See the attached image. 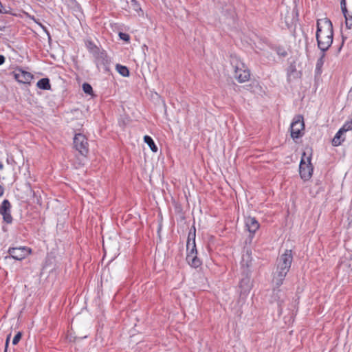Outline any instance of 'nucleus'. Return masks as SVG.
I'll list each match as a JSON object with an SVG mask.
<instances>
[{
    "mask_svg": "<svg viewBox=\"0 0 352 352\" xmlns=\"http://www.w3.org/2000/svg\"><path fill=\"white\" fill-rule=\"evenodd\" d=\"M316 31V40L318 47L322 52L327 51L333 43V25L331 21L327 19H318Z\"/></svg>",
    "mask_w": 352,
    "mask_h": 352,
    "instance_id": "1",
    "label": "nucleus"
},
{
    "mask_svg": "<svg viewBox=\"0 0 352 352\" xmlns=\"http://www.w3.org/2000/svg\"><path fill=\"white\" fill-rule=\"evenodd\" d=\"M293 261L292 250H286L276 261V268L273 274V283L279 287L289 271Z\"/></svg>",
    "mask_w": 352,
    "mask_h": 352,
    "instance_id": "2",
    "label": "nucleus"
},
{
    "mask_svg": "<svg viewBox=\"0 0 352 352\" xmlns=\"http://www.w3.org/2000/svg\"><path fill=\"white\" fill-rule=\"evenodd\" d=\"M186 261L188 263L195 268L199 267L201 265V261L197 256V251L195 245V229H194L193 233L190 232L188 234L186 243Z\"/></svg>",
    "mask_w": 352,
    "mask_h": 352,
    "instance_id": "3",
    "label": "nucleus"
},
{
    "mask_svg": "<svg viewBox=\"0 0 352 352\" xmlns=\"http://www.w3.org/2000/svg\"><path fill=\"white\" fill-rule=\"evenodd\" d=\"M230 61L234 69V78L239 82L242 83L249 80L250 72L246 65L236 56H232Z\"/></svg>",
    "mask_w": 352,
    "mask_h": 352,
    "instance_id": "4",
    "label": "nucleus"
},
{
    "mask_svg": "<svg viewBox=\"0 0 352 352\" xmlns=\"http://www.w3.org/2000/svg\"><path fill=\"white\" fill-rule=\"evenodd\" d=\"M311 157L307 155L305 152L302 153L299 165V172L301 178L305 180H309L313 173V166L311 163Z\"/></svg>",
    "mask_w": 352,
    "mask_h": 352,
    "instance_id": "5",
    "label": "nucleus"
},
{
    "mask_svg": "<svg viewBox=\"0 0 352 352\" xmlns=\"http://www.w3.org/2000/svg\"><path fill=\"white\" fill-rule=\"evenodd\" d=\"M305 124L303 117L300 115L295 116L290 126L291 136L293 139H297L303 134Z\"/></svg>",
    "mask_w": 352,
    "mask_h": 352,
    "instance_id": "6",
    "label": "nucleus"
},
{
    "mask_svg": "<svg viewBox=\"0 0 352 352\" xmlns=\"http://www.w3.org/2000/svg\"><path fill=\"white\" fill-rule=\"evenodd\" d=\"M75 148L83 156L89 153V143L86 136L82 133H76L74 138Z\"/></svg>",
    "mask_w": 352,
    "mask_h": 352,
    "instance_id": "7",
    "label": "nucleus"
},
{
    "mask_svg": "<svg viewBox=\"0 0 352 352\" xmlns=\"http://www.w3.org/2000/svg\"><path fill=\"white\" fill-rule=\"evenodd\" d=\"M276 287V289L274 288L273 289L270 302L271 304H276L278 314H281L283 311V304L286 299V294L283 290L279 289L277 286Z\"/></svg>",
    "mask_w": 352,
    "mask_h": 352,
    "instance_id": "8",
    "label": "nucleus"
},
{
    "mask_svg": "<svg viewBox=\"0 0 352 352\" xmlns=\"http://www.w3.org/2000/svg\"><path fill=\"white\" fill-rule=\"evenodd\" d=\"M8 253L10 254V257L15 260L21 261L30 254L31 250L25 247L10 248Z\"/></svg>",
    "mask_w": 352,
    "mask_h": 352,
    "instance_id": "9",
    "label": "nucleus"
},
{
    "mask_svg": "<svg viewBox=\"0 0 352 352\" xmlns=\"http://www.w3.org/2000/svg\"><path fill=\"white\" fill-rule=\"evenodd\" d=\"M14 78L19 82L26 84L30 82L33 76L30 72L18 69L14 72Z\"/></svg>",
    "mask_w": 352,
    "mask_h": 352,
    "instance_id": "10",
    "label": "nucleus"
},
{
    "mask_svg": "<svg viewBox=\"0 0 352 352\" xmlns=\"http://www.w3.org/2000/svg\"><path fill=\"white\" fill-rule=\"evenodd\" d=\"M245 227L247 228V230L252 235H254V233L256 232V230H258V229L260 227L259 223L254 217H246L245 220Z\"/></svg>",
    "mask_w": 352,
    "mask_h": 352,
    "instance_id": "11",
    "label": "nucleus"
},
{
    "mask_svg": "<svg viewBox=\"0 0 352 352\" xmlns=\"http://www.w3.org/2000/svg\"><path fill=\"white\" fill-rule=\"evenodd\" d=\"M241 295H247L252 289L250 277L246 275L239 283Z\"/></svg>",
    "mask_w": 352,
    "mask_h": 352,
    "instance_id": "12",
    "label": "nucleus"
},
{
    "mask_svg": "<svg viewBox=\"0 0 352 352\" xmlns=\"http://www.w3.org/2000/svg\"><path fill=\"white\" fill-rule=\"evenodd\" d=\"M252 264V253L250 250H246L242 255L241 265L243 268H245L249 271L250 267Z\"/></svg>",
    "mask_w": 352,
    "mask_h": 352,
    "instance_id": "13",
    "label": "nucleus"
},
{
    "mask_svg": "<svg viewBox=\"0 0 352 352\" xmlns=\"http://www.w3.org/2000/svg\"><path fill=\"white\" fill-rule=\"evenodd\" d=\"M37 87L39 89L43 90H50L51 89V85L50 83V80L47 78H43L39 80L36 84Z\"/></svg>",
    "mask_w": 352,
    "mask_h": 352,
    "instance_id": "14",
    "label": "nucleus"
},
{
    "mask_svg": "<svg viewBox=\"0 0 352 352\" xmlns=\"http://www.w3.org/2000/svg\"><path fill=\"white\" fill-rule=\"evenodd\" d=\"M342 131L339 130L336 135L334 136L333 140H332V144L334 146H340L342 142L344 141V138H342V135H343Z\"/></svg>",
    "mask_w": 352,
    "mask_h": 352,
    "instance_id": "15",
    "label": "nucleus"
},
{
    "mask_svg": "<svg viewBox=\"0 0 352 352\" xmlns=\"http://www.w3.org/2000/svg\"><path fill=\"white\" fill-rule=\"evenodd\" d=\"M144 140L148 144V146L150 147L151 150L153 152H157V147L155 144L154 141L153 140V139L150 136L145 135L144 137Z\"/></svg>",
    "mask_w": 352,
    "mask_h": 352,
    "instance_id": "16",
    "label": "nucleus"
},
{
    "mask_svg": "<svg viewBox=\"0 0 352 352\" xmlns=\"http://www.w3.org/2000/svg\"><path fill=\"white\" fill-rule=\"evenodd\" d=\"M340 266L343 269H348V272L352 275V258L342 261Z\"/></svg>",
    "mask_w": 352,
    "mask_h": 352,
    "instance_id": "17",
    "label": "nucleus"
},
{
    "mask_svg": "<svg viewBox=\"0 0 352 352\" xmlns=\"http://www.w3.org/2000/svg\"><path fill=\"white\" fill-rule=\"evenodd\" d=\"M96 59L98 64L104 65L107 62V55L104 52H98L96 55Z\"/></svg>",
    "mask_w": 352,
    "mask_h": 352,
    "instance_id": "18",
    "label": "nucleus"
},
{
    "mask_svg": "<svg viewBox=\"0 0 352 352\" xmlns=\"http://www.w3.org/2000/svg\"><path fill=\"white\" fill-rule=\"evenodd\" d=\"M324 56H325V54H324V52H322V54H321V56L317 60V63H316V70L318 73H320L321 72V68L324 64Z\"/></svg>",
    "mask_w": 352,
    "mask_h": 352,
    "instance_id": "19",
    "label": "nucleus"
},
{
    "mask_svg": "<svg viewBox=\"0 0 352 352\" xmlns=\"http://www.w3.org/2000/svg\"><path fill=\"white\" fill-rule=\"evenodd\" d=\"M117 71L119 74H120L122 76L126 77L129 76V70L126 66H123L121 65H116Z\"/></svg>",
    "mask_w": 352,
    "mask_h": 352,
    "instance_id": "20",
    "label": "nucleus"
},
{
    "mask_svg": "<svg viewBox=\"0 0 352 352\" xmlns=\"http://www.w3.org/2000/svg\"><path fill=\"white\" fill-rule=\"evenodd\" d=\"M11 208V204L8 199L3 201L1 206L0 207V214H3L6 211L10 210Z\"/></svg>",
    "mask_w": 352,
    "mask_h": 352,
    "instance_id": "21",
    "label": "nucleus"
},
{
    "mask_svg": "<svg viewBox=\"0 0 352 352\" xmlns=\"http://www.w3.org/2000/svg\"><path fill=\"white\" fill-rule=\"evenodd\" d=\"M340 130L342 131L343 133L352 130V118L350 120L346 121Z\"/></svg>",
    "mask_w": 352,
    "mask_h": 352,
    "instance_id": "22",
    "label": "nucleus"
},
{
    "mask_svg": "<svg viewBox=\"0 0 352 352\" xmlns=\"http://www.w3.org/2000/svg\"><path fill=\"white\" fill-rule=\"evenodd\" d=\"M2 215H3V221L6 223L10 224V223H11L12 222V217L11 213H10V210H8V212L6 211Z\"/></svg>",
    "mask_w": 352,
    "mask_h": 352,
    "instance_id": "23",
    "label": "nucleus"
},
{
    "mask_svg": "<svg viewBox=\"0 0 352 352\" xmlns=\"http://www.w3.org/2000/svg\"><path fill=\"white\" fill-rule=\"evenodd\" d=\"M82 89L85 94H91L93 92L91 86L87 82L83 83Z\"/></svg>",
    "mask_w": 352,
    "mask_h": 352,
    "instance_id": "24",
    "label": "nucleus"
},
{
    "mask_svg": "<svg viewBox=\"0 0 352 352\" xmlns=\"http://www.w3.org/2000/svg\"><path fill=\"white\" fill-rule=\"evenodd\" d=\"M344 18H345L346 27L348 29L352 28V15L349 14V15L344 16Z\"/></svg>",
    "mask_w": 352,
    "mask_h": 352,
    "instance_id": "25",
    "label": "nucleus"
},
{
    "mask_svg": "<svg viewBox=\"0 0 352 352\" xmlns=\"http://www.w3.org/2000/svg\"><path fill=\"white\" fill-rule=\"evenodd\" d=\"M0 13L1 14H10L11 8L10 7H5L0 1Z\"/></svg>",
    "mask_w": 352,
    "mask_h": 352,
    "instance_id": "26",
    "label": "nucleus"
},
{
    "mask_svg": "<svg viewBox=\"0 0 352 352\" xmlns=\"http://www.w3.org/2000/svg\"><path fill=\"white\" fill-rule=\"evenodd\" d=\"M22 337V333L21 332H18L15 336L14 337L13 340H12V344L14 345H16L19 343V342L20 341L21 338Z\"/></svg>",
    "mask_w": 352,
    "mask_h": 352,
    "instance_id": "27",
    "label": "nucleus"
},
{
    "mask_svg": "<svg viewBox=\"0 0 352 352\" xmlns=\"http://www.w3.org/2000/svg\"><path fill=\"white\" fill-rule=\"evenodd\" d=\"M119 36L122 40L125 41H129V40H130L129 35L126 33L120 32Z\"/></svg>",
    "mask_w": 352,
    "mask_h": 352,
    "instance_id": "28",
    "label": "nucleus"
},
{
    "mask_svg": "<svg viewBox=\"0 0 352 352\" xmlns=\"http://www.w3.org/2000/svg\"><path fill=\"white\" fill-rule=\"evenodd\" d=\"M92 45H92V43H89V48H90V50H91L94 53H96V52L98 50V47H97L96 46L94 45V46L92 47Z\"/></svg>",
    "mask_w": 352,
    "mask_h": 352,
    "instance_id": "29",
    "label": "nucleus"
},
{
    "mask_svg": "<svg viewBox=\"0 0 352 352\" xmlns=\"http://www.w3.org/2000/svg\"><path fill=\"white\" fill-rule=\"evenodd\" d=\"M341 10H342L344 16H346L349 14L348 10H347L346 6L343 8H341Z\"/></svg>",
    "mask_w": 352,
    "mask_h": 352,
    "instance_id": "30",
    "label": "nucleus"
},
{
    "mask_svg": "<svg viewBox=\"0 0 352 352\" xmlns=\"http://www.w3.org/2000/svg\"><path fill=\"white\" fill-rule=\"evenodd\" d=\"M10 338V335L8 336V337H7V338H6V350H5V352H6L7 348H8V346Z\"/></svg>",
    "mask_w": 352,
    "mask_h": 352,
    "instance_id": "31",
    "label": "nucleus"
},
{
    "mask_svg": "<svg viewBox=\"0 0 352 352\" xmlns=\"http://www.w3.org/2000/svg\"><path fill=\"white\" fill-rule=\"evenodd\" d=\"M346 6V0H341L340 1V7L343 8Z\"/></svg>",
    "mask_w": 352,
    "mask_h": 352,
    "instance_id": "32",
    "label": "nucleus"
},
{
    "mask_svg": "<svg viewBox=\"0 0 352 352\" xmlns=\"http://www.w3.org/2000/svg\"><path fill=\"white\" fill-rule=\"evenodd\" d=\"M5 62V57L2 55H0V65H2Z\"/></svg>",
    "mask_w": 352,
    "mask_h": 352,
    "instance_id": "33",
    "label": "nucleus"
},
{
    "mask_svg": "<svg viewBox=\"0 0 352 352\" xmlns=\"http://www.w3.org/2000/svg\"><path fill=\"white\" fill-rule=\"evenodd\" d=\"M3 192L4 188L1 185H0V197L3 195Z\"/></svg>",
    "mask_w": 352,
    "mask_h": 352,
    "instance_id": "34",
    "label": "nucleus"
},
{
    "mask_svg": "<svg viewBox=\"0 0 352 352\" xmlns=\"http://www.w3.org/2000/svg\"><path fill=\"white\" fill-rule=\"evenodd\" d=\"M43 29L47 33V34L49 35V32L47 31V30L45 29V27L43 26Z\"/></svg>",
    "mask_w": 352,
    "mask_h": 352,
    "instance_id": "35",
    "label": "nucleus"
},
{
    "mask_svg": "<svg viewBox=\"0 0 352 352\" xmlns=\"http://www.w3.org/2000/svg\"><path fill=\"white\" fill-rule=\"evenodd\" d=\"M3 168V164L1 163H0V169H2Z\"/></svg>",
    "mask_w": 352,
    "mask_h": 352,
    "instance_id": "36",
    "label": "nucleus"
}]
</instances>
